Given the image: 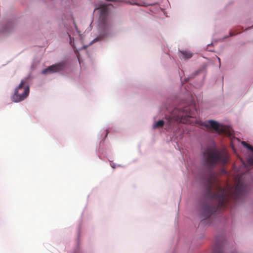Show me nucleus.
<instances>
[{
  "instance_id": "1",
  "label": "nucleus",
  "mask_w": 253,
  "mask_h": 253,
  "mask_svg": "<svg viewBox=\"0 0 253 253\" xmlns=\"http://www.w3.org/2000/svg\"><path fill=\"white\" fill-rule=\"evenodd\" d=\"M206 197L209 200V204L203 206L202 217L206 219L218 209L225 208L230 199L237 201L245 193L246 187L239 180L234 189L227 186L222 188L214 172L210 169L207 177Z\"/></svg>"
},
{
  "instance_id": "2",
  "label": "nucleus",
  "mask_w": 253,
  "mask_h": 253,
  "mask_svg": "<svg viewBox=\"0 0 253 253\" xmlns=\"http://www.w3.org/2000/svg\"><path fill=\"white\" fill-rule=\"evenodd\" d=\"M203 158L206 165L211 169L217 165H224L228 162V156L224 150L209 149L203 154Z\"/></svg>"
},
{
  "instance_id": "3",
  "label": "nucleus",
  "mask_w": 253,
  "mask_h": 253,
  "mask_svg": "<svg viewBox=\"0 0 253 253\" xmlns=\"http://www.w3.org/2000/svg\"><path fill=\"white\" fill-rule=\"evenodd\" d=\"M209 131H213L219 134H223L228 136H231L233 134L232 129L229 126L222 125L213 120H210L205 122L202 124Z\"/></svg>"
},
{
  "instance_id": "4",
  "label": "nucleus",
  "mask_w": 253,
  "mask_h": 253,
  "mask_svg": "<svg viewBox=\"0 0 253 253\" xmlns=\"http://www.w3.org/2000/svg\"><path fill=\"white\" fill-rule=\"evenodd\" d=\"M26 80H22L19 85L15 89L14 93L12 96V100L17 102L25 99L29 95V87L25 86Z\"/></svg>"
},
{
  "instance_id": "5",
  "label": "nucleus",
  "mask_w": 253,
  "mask_h": 253,
  "mask_svg": "<svg viewBox=\"0 0 253 253\" xmlns=\"http://www.w3.org/2000/svg\"><path fill=\"white\" fill-rule=\"evenodd\" d=\"M99 25L103 32L109 31L112 26V22L108 18V10L106 8L100 10Z\"/></svg>"
},
{
  "instance_id": "6",
  "label": "nucleus",
  "mask_w": 253,
  "mask_h": 253,
  "mask_svg": "<svg viewBox=\"0 0 253 253\" xmlns=\"http://www.w3.org/2000/svg\"><path fill=\"white\" fill-rule=\"evenodd\" d=\"M195 110L193 105L183 107L181 109V112L182 114L181 116V120H183V122L184 123L185 120L186 122L187 119L186 118H193L194 117Z\"/></svg>"
},
{
  "instance_id": "7",
  "label": "nucleus",
  "mask_w": 253,
  "mask_h": 253,
  "mask_svg": "<svg viewBox=\"0 0 253 253\" xmlns=\"http://www.w3.org/2000/svg\"><path fill=\"white\" fill-rule=\"evenodd\" d=\"M64 66L65 64L64 63L54 64L43 69L42 73V74L46 75L47 74L58 72L63 70L64 68Z\"/></svg>"
},
{
  "instance_id": "8",
  "label": "nucleus",
  "mask_w": 253,
  "mask_h": 253,
  "mask_svg": "<svg viewBox=\"0 0 253 253\" xmlns=\"http://www.w3.org/2000/svg\"><path fill=\"white\" fill-rule=\"evenodd\" d=\"M242 144L244 147L253 152V147L251 145L248 144L245 141H242ZM248 163L250 166H253V155L248 158Z\"/></svg>"
},
{
  "instance_id": "9",
  "label": "nucleus",
  "mask_w": 253,
  "mask_h": 253,
  "mask_svg": "<svg viewBox=\"0 0 253 253\" xmlns=\"http://www.w3.org/2000/svg\"><path fill=\"white\" fill-rule=\"evenodd\" d=\"M181 54L183 55V58L188 59L192 57L193 53L188 51H181Z\"/></svg>"
},
{
  "instance_id": "10",
  "label": "nucleus",
  "mask_w": 253,
  "mask_h": 253,
  "mask_svg": "<svg viewBox=\"0 0 253 253\" xmlns=\"http://www.w3.org/2000/svg\"><path fill=\"white\" fill-rule=\"evenodd\" d=\"M164 125V121L163 120H159V121L155 123V124L153 126V127L154 128H157V127H163Z\"/></svg>"
},
{
  "instance_id": "11",
  "label": "nucleus",
  "mask_w": 253,
  "mask_h": 253,
  "mask_svg": "<svg viewBox=\"0 0 253 253\" xmlns=\"http://www.w3.org/2000/svg\"><path fill=\"white\" fill-rule=\"evenodd\" d=\"M213 253H223L222 252H216V251L215 250H214L213 252Z\"/></svg>"
},
{
  "instance_id": "12",
  "label": "nucleus",
  "mask_w": 253,
  "mask_h": 253,
  "mask_svg": "<svg viewBox=\"0 0 253 253\" xmlns=\"http://www.w3.org/2000/svg\"><path fill=\"white\" fill-rule=\"evenodd\" d=\"M97 40H98V39H94V40L92 41V42H95L97 41Z\"/></svg>"
},
{
  "instance_id": "13",
  "label": "nucleus",
  "mask_w": 253,
  "mask_h": 253,
  "mask_svg": "<svg viewBox=\"0 0 253 253\" xmlns=\"http://www.w3.org/2000/svg\"><path fill=\"white\" fill-rule=\"evenodd\" d=\"M217 58H218V60H219V61L220 62V58L219 57H217Z\"/></svg>"
},
{
  "instance_id": "14",
  "label": "nucleus",
  "mask_w": 253,
  "mask_h": 253,
  "mask_svg": "<svg viewBox=\"0 0 253 253\" xmlns=\"http://www.w3.org/2000/svg\"><path fill=\"white\" fill-rule=\"evenodd\" d=\"M134 4H136V5H140L139 4H138L137 3H135Z\"/></svg>"
},
{
  "instance_id": "15",
  "label": "nucleus",
  "mask_w": 253,
  "mask_h": 253,
  "mask_svg": "<svg viewBox=\"0 0 253 253\" xmlns=\"http://www.w3.org/2000/svg\"><path fill=\"white\" fill-rule=\"evenodd\" d=\"M230 34H231V36H233V35H234V34H232V33H231Z\"/></svg>"
}]
</instances>
